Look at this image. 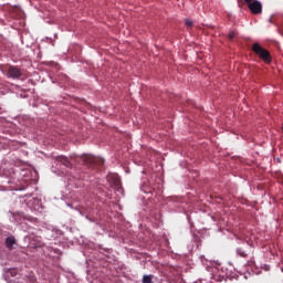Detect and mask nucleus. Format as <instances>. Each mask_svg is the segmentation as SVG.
<instances>
[{
  "mask_svg": "<svg viewBox=\"0 0 283 283\" xmlns=\"http://www.w3.org/2000/svg\"><path fill=\"white\" fill-rule=\"evenodd\" d=\"M237 253H238V255H240V258H248L249 256V253H247L245 250H243L242 248H238Z\"/></svg>",
  "mask_w": 283,
  "mask_h": 283,
  "instance_id": "1a4fd4ad",
  "label": "nucleus"
},
{
  "mask_svg": "<svg viewBox=\"0 0 283 283\" xmlns=\"http://www.w3.org/2000/svg\"><path fill=\"white\" fill-rule=\"evenodd\" d=\"M212 277L216 282H222V280H226V275L220 273V270H217V273L214 272Z\"/></svg>",
  "mask_w": 283,
  "mask_h": 283,
  "instance_id": "6e6552de",
  "label": "nucleus"
},
{
  "mask_svg": "<svg viewBox=\"0 0 283 283\" xmlns=\"http://www.w3.org/2000/svg\"><path fill=\"white\" fill-rule=\"evenodd\" d=\"M142 283H154L151 275H144Z\"/></svg>",
  "mask_w": 283,
  "mask_h": 283,
  "instance_id": "9d476101",
  "label": "nucleus"
},
{
  "mask_svg": "<svg viewBox=\"0 0 283 283\" xmlns=\"http://www.w3.org/2000/svg\"><path fill=\"white\" fill-rule=\"evenodd\" d=\"M7 76L9 78H21V76H23V73L18 66H9L7 69Z\"/></svg>",
  "mask_w": 283,
  "mask_h": 283,
  "instance_id": "39448f33",
  "label": "nucleus"
},
{
  "mask_svg": "<svg viewBox=\"0 0 283 283\" xmlns=\"http://www.w3.org/2000/svg\"><path fill=\"white\" fill-rule=\"evenodd\" d=\"M252 52L259 55V59H261V61H264V63H268V64L271 63L272 61L271 53L269 52V50L262 48L260 43H254L252 45Z\"/></svg>",
  "mask_w": 283,
  "mask_h": 283,
  "instance_id": "f257e3e1",
  "label": "nucleus"
},
{
  "mask_svg": "<svg viewBox=\"0 0 283 283\" xmlns=\"http://www.w3.org/2000/svg\"><path fill=\"white\" fill-rule=\"evenodd\" d=\"M248 3L249 10L252 11V14H261L262 13V3L258 0H244Z\"/></svg>",
  "mask_w": 283,
  "mask_h": 283,
  "instance_id": "7ed1b4c3",
  "label": "nucleus"
},
{
  "mask_svg": "<svg viewBox=\"0 0 283 283\" xmlns=\"http://www.w3.org/2000/svg\"><path fill=\"white\" fill-rule=\"evenodd\" d=\"M237 34L238 33L235 31H230L228 34V38L230 39V41H233V39H235Z\"/></svg>",
  "mask_w": 283,
  "mask_h": 283,
  "instance_id": "9b49d317",
  "label": "nucleus"
},
{
  "mask_svg": "<svg viewBox=\"0 0 283 283\" xmlns=\"http://www.w3.org/2000/svg\"><path fill=\"white\" fill-rule=\"evenodd\" d=\"M187 28H191L193 25V22L191 20H186Z\"/></svg>",
  "mask_w": 283,
  "mask_h": 283,
  "instance_id": "f8f14e48",
  "label": "nucleus"
},
{
  "mask_svg": "<svg viewBox=\"0 0 283 283\" xmlns=\"http://www.w3.org/2000/svg\"><path fill=\"white\" fill-rule=\"evenodd\" d=\"M107 181L109 182L111 187L115 189V191H120V189H123L120 177H118V175H108Z\"/></svg>",
  "mask_w": 283,
  "mask_h": 283,
  "instance_id": "20e7f679",
  "label": "nucleus"
},
{
  "mask_svg": "<svg viewBox=\"0 0 283 283\" xmlns=\"http://www.w3.org/2000/svg\"><path fill=\"white\" fill-rule=\"evenodd\" d=\"M82 160L86 167H103L105 165V159L99 158V157H94L92 155H85L82 157Z\"/></svg>",
  "mask_w": 283,
  "mask_h": 283,
  "instance_id": "f03ea898",
  "label": "nucleus"
},
{
  "mask_svg": "<svg viewBox=\"0 0 283 283\" xmlns=\"http://www.w3.org/2000/svg\"><path fill=\"white\" fill-rule=\"evenodd\" d=\"M54 160H56V163H61L62 165H64V167L72 168V163L67 157L63 155L54 157Z\"/></svg>",
  "mask_w": 283,
  "mask_h": 283,
  "instance_id": "423d86ee",
  "label": "nucleus"
},
{
  "mask_svg": "<svg viewBox=\"0 0 283 283\" xmlns=\"http://www.w3.org/2000/svg\"><path fill=\"white\" fill-rule=\"evenodd\" d=\"M14 244H17V239H14V237H8L6 239V247L10 251H12V249H14Z\"/></svg>",
  "mask_w": 283,
  "mask_h": 283,
  "instance_id": "0eeeda50",
  "label": "nucleus"
}]
</instances>
